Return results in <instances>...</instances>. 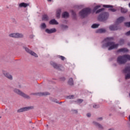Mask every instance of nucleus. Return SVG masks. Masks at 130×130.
I'll return each instance as SVG.
<instances>
[{
  "label": "nucleus",
  "mask_w": 130,
  "mask_h": 130,
  "mask_svg": "<svg viewBox=\"0 0 130 130\" xmlns=\"http://www.w3.org/2000/svg\"><path fill=\"white\" fill-rule=\"evenodd\" d=\"M109 11H111V12H116V10L113 9V8H110L109 9Z\"/></svg>",
  "instance_id": "72a5a7b5"
},
{
  "label": "nucleus",
  "mask_w": 130,
  "mask_h": 130,
  "mask_svg": "<svg viewBox=\"0 0 130 130\" xmlns=\"http://www.w3.org/2000/svg\"><path fill=\"white\" fill-rule=\"evenodd\" d=\"M103 11H104V8L99 9L96 11L95 14H99V13H101V12H103Z\"/></svg>",
  "instance_id": "a878e982"
},
{
  "label": "nucleus",
  "mask_w": 130,
  "mask_h": 130,
  "mask_svg": "<svg viewBox=\"0 0 130 130\" xmlns=\"http://www.w3.org/2000/svg\"><path fill=\"white\" fill-rule=\"evenodd\" d=\"M128 50L126 48H123L117 50V52H128Z\"/></svg>",
  "instance_id": "2eb2a0df"
},
{
  "label": "nucleus",
  "mask_w": 130,
  "mask_h": 130,
  "mask_svg": "<svg viewBox=\"0 0 130 130\" xmlns=\"http://www.w3.org/2000/svg\"><path fill=\"white\" fill-rule=\"evenodd\" d=\"M91 13V9L89 8H84L79 12V15L81 18L87 17Z\"/></svg>",
  "instance_id": "7ed1b4c3"
},
{
  "label": "nucleus",
  "mask_w": 130,
  "mask_h": 130,
  "mask_svg": "<svg viewBox=\"0 0 130 130\" xmlns=\"http://www.w3.org/2000/svg\"><path fill=\"white\" fill-rule=\"evenodd\" d=\"M99 120H102V118H99L98 119Z\"/></svg>",
  "instance_id": "37998d69"
},
{
  "label": "nucleus",
  "mask_w": 130,
  "mask_h": 130,
  "mask_svg": "<svg viewBox=\"0 0 130 130\" xmlns=\"http://www.w3.org/2000/svg\"><path fill=\"white\" fill-rule=\"evenodd\" d=\"M108 17H109V14L108 13L103 12L99 16L98 19L99 21L102 22L103 21H105V20H107V19H108Z\"/></svg>",
  "instance_id": "20e7f679"
},
{
  "label": "nucleus",
  "mask_w": 130,
  "mask_h": 130,
  "mask_svg": "<svg viewBox=\"0 0 130 130\" xmlns=\"http://www.w3.org/2000/svg\"><path fill=\"white\" fill-rule=\"evenodd\" d=\"M127 12V9H125L124 8H121V12L123 13V14H124Z\"/></svg>",
  "instance_id": "bb28decb"
},
{
  "label": "nucleus",
  "mask_w": 130,
  "mask_h": 130,
  "mask_svg": "<svg viewBox=\"0 0 130 130\" xmlns=\"http://www.w3.org/2000/svg\"><path fill=\"white\" fill-rule=\"evenodd\" d=\"M34 95H37V96H47V95H49V93L47 92H38L34 94Z\"/></svg>",
  "instance_id": "9d476101"
},
{
  "label": "nucleus",
  "mask_w": 130,
  "mask_h": 130,
  "mask_svg": "<svg viewBox=\"0 0 130 130\" xmlns=\"http://www.w3.org/2000/svg\"><path fill=\"white\" fill-rule=\"evenodd\" d=\"M98 27H99V24H93L91 26V28H98Z\"/></svg>",
  "instance_id": "cd10ccee"
},
{
  "label": "nucleus",
  "mask_w": 130,
  "mask_h": 130,
  "mask_svg": "<svg viewBox=\"0 0 130 130\" xmlns=\"http://www.w3.org/2000/svg\"><path fill=\"white\" fill-rule=\"evenodd\" d=\"M124 21V17H120L118 18L116 21V24H120V23H122Z\"/></svg>",
  "instance_id": "4468645a"
},
{
  "label": "nucleus",
  "mask_w": 130,
  "mask_h": 130,
  "mask_svg": "<svg viewBox=\"0 0 130 130\" xmlns=\"http://www.w3.org/2000/svg\"><path fill=\"white\" fill-rule=\"evenodd\" d=\"M61 12V11L60 9L57 10V11H56V18H57V19H59V17H60V13Z\"/></svg>",
  "instance_id": "5701e85b"
},
{
  "label": "nucleus",
  "mask_w": 130,
  "mask_h": 130,
  "mask_svg": "<svg viewBox=\"0 0 130 130\" xmlns=\"http://www.w3.org/2000/svg\"><path fill=\"white\" fill-rule=\"evenodd\" d=\"M41 28H42V29H45V28H46V24H45V23H42Z\"/></svg>",
  "instance_id": "c756f323"
},
{
  "label": "nucleus",
  "mask_w": 130,
  "mask_h": 130,
  "mask_svg": "<svg viewBox=\"0 0 130 130\" xmlns=\"http://www.w3.org/2000/svg\"><path fill=\"white\" fill-rule=\"evenodd\" d=\"M68 84H69V85H70V86H73V85H74V80H73L72 78H71L69 80Z\"/></svg>",
  "instance_id": "b1692460"
},
{
  "label": "nucleus",
  "mask_w": 130,
  "mask_h": 130,
  "mask_svg": "<svg viewBox=\"0 0 130 130\" xmlns=\"http://www.w3.org/2000/svg\"><path fill=\"white\" fill-rule=\"evenodd\" d=\"M74 98V95H70L68 96V99H73Z\"/></svg>",
  "instance_id": "e433bc0d"
},
{
  "label": "nucleus",
  "mask_w": 130,
  "mask_h": 130,
  "mask_svg": "<svg viewBox=\"0 0 130 130\" xmlns=\"http://www.w3.org/2000/svg\"><path fill=\"white\" fill-rule=\"evenodd\" d=\"M77 102L78 103H82V102H83V100L79 99L77 101Z\"/></svg>",
  "instance_id": "58836bf2"
},
{
  "label": "nucleus",
  "mask_w": 130,
  "mask_h": 130,
  "mask_svg": "<svg viewBox=\"0 0 130 130\" xmlns=\"http://www.w3.org/2000/svg\"><path fill=\"white\" fill-rule=\"evenodd\" d=\"M93 108H99V105L94 104V105H93Z\"/></svg>",
  "instance_id": "f704fd0d"
},
{
  "label": "nucleus",
  "mask_w": 130,
  "mask_h": 130,
  "mask_svg": "<svg viewBox=\"0 0 130 130\" xmlns=\"http://www.w3.org/2000/svg\"><path fill=\"white\" fill-rule=\"evenodd\" d=\"M127 60H130L129 55L119 56L117 59V63H119V64H124Z\"/></svg>",
  "instance_id": "f03ea898"
},
{
  "label": "nucleus",
  "mask_w": 130,
  "mask_h": 130,
  "mask_svg": "<svg viewBox=\"0 0 130 130\" xmlns=\"http://www.w3.org/2000/svg\"><path fill=\"white\" fill-rule=\"evenodd\" d=\"M113 40V38H107L103 41V48H105V47H109L108 50H112V49H115L118 47V44H115V43L112 41Z\"/></svg>",
  "instance_id": "f257e3e1"
},
{
  "label": "nucleus",
  "mask_w": 130,
  "mask_h": 130,
  "mask_svg": "<svg viewBox=\"0 0 130 130\" xmlns=\"http://www.w3.org/2000/svg\"><path fill=\"white\" fill-rule=\"evenodd\" d=\"M125 80L130 79V73L127 74V75H125Z\"/></svg>",
  "instance_id": "7c9ffc66"
},
{
  "label": "nucleus",
  "mask_w": 130,
  "mask_h": 130,
  "mask_svg": "<svg viewBox=\"0 0 130 130\" xmlns=\"http://www.w3.org/2000/svg\"><path fill=\"white\" fill-rule=\"evenodd\" d=\"M124 25H125V26H126V27H130V22H125Z\"/></svg>",
  "instance_id": "473e14b6"
},
{
  "label": "nucleus",
  "mask_w": 130,
  "mask_h": 130,
  "mask_svg": "<svg viewBox=\"0 0 130 130\" xmlns=\"http://www.w3.org/2000/svg\"><path fill=\"white\" fill-rule=\"evenodd\" d=\"M3 74L6 78H8L9 80H13V76L10 74L7 73L6 71L3 72Z\"/></svg>",
  "instance_id": "ddd939ff"
},
{
  "label": "nucleus",
  "mask_w": 130,
  "mask_h": 130,
  "mask_svg": "<svg viewBox=\"0 0 130 130\" xmlns=\"http://www.w3.org/2000/svg\"><path fill=\"white\" fill-rule=\"evenodd\" d=\"M100 8H101V6L100 5H98L95 6L93 9V12L97 11V10H98V9H100Z\"/></svg>",
  "instance_id": "393cba45"
},
{
  "label": "nucleus",
  "mask_w": 130,
  "mask_h": 130,
  "mask_svg": "<svg viewBox=\"0 0 130 130\" xmlns=\"http://www.w3.org/2000/svg\"><path fill=\"white\" fill-rule=\"evenodd\" d=\"M28 6H29V4L25 3H22L19 5V8H27V7H28Z\"/></svg>",
  "instance_id": "dca6fc26"
},
{
  "label": "nucleus",
  "mask_w": 130,
  "mask_h": 130,
  "mask_svg": "<svg viewBox=\"0 0 130 130\" xmlns=\"http://www.w3.org/2000/svg\"><path fill=\"white\" fill-rule=\"evenodd\" d=\"M104 8H113V6L111 5H103Z\"/></svg>",
  "instance_id": "2f4dec72"
},
{
  "label": "nucleus",
  "mask_w": 130,
  "mask_h": 130,
  "mask_svg": "<svg viewBox=\"0 0 130 130\" xmlns=\"http://www.w3.org/2000/svg\"><path fill=\"white\" fill-rule=\"evenodd\" d=\"M65 27H66V28H68V26H66Z\"/></svg>",
  "instance_id": "09e8293b"
},
{
  "label": "nucleus",
  "mask_w": 130,
  "mask_h": 130,
  "mask_svg": "<svg viewBox=\"0 0 130 130\" xmlns=\"http://www.w3.org/2000/svg\"><path fill=\"white\" fill-rule=\"evenodd\" d=\"M93 123L96 125V126H98V127H99V128L100 129H103V127L102 126V125H101V124L96 122H93Z\"/></svg>",
  "instance_id": "a211bd4d"
},
{
  "label": "nucleus",
  "mask_w": 130,
  "mask_h": 130,
  "mask_svg": "<svg viewBox=\"0 0 130 130\" xmlns=\"http://www.w3.org/2000/svg\"><path fill=\"white\" fill-rule=\"evenodd\" d=\"M34 108L33 107H24L18 110L17 112H24V111H27V110H30V109H33Z\"/></svg>",
  "instance_id": "1a4fd4ad"
},
{
  "label": "nucleus",
  "mask_w": 130,
  "mask_h": 130,
  "mask_svg": "<svg viewBox=\"0 0 130 130\" xmlns=\"http://www.w3.org/2000/svg\"><path fill=\"white\" fill-rule=\"evenodd\" d=\"M74 112H75V113H78V111L75 110H74Z\"/></svg>",
  "instance_id": "79ce46f5"
},
{
  "label": "nucleus",
  "mask_w": 130,
  "mask_h": 130,
  "mask_svg": "<svg viewBox=\"0 0 130 130\" xmlns=\"http://www.w3.org/2000/svg\"><path fill=\"white\" fill-rule=\"evenodd\" d=\"M50 64L53 67L54 69H56L59 71H63V70H64V68L62 65L58 64L52 61L50 62Z\"/></svg>",
  "instance_id": "39448f33"
},
{
  "label": "nucleus",
  "mask_w": 130,
  "mask_h": 130,
  "mask_svg": "<svg viewBox=\"0 0 130 130\" xmlns=\"http://www.w3.org/2000/svg\"><path fill=\"white\" fill-rule=\"evenodd\" d=\"M55 102H56V103H57V102H55Z\"/></svg>",
  "instance_id": "8fccbe9b"
},
{
  "label": "nucleus",
  "mask_w": 130,
  "mask_h": 130,
  "mask_svg": "<svg viewBox=\"0 0 130 130\" xmlns=\"http://www.w3.org/2000/svg\"><path fill=\"white\" fill-rule=\"evenodd\" d=\"M48 19H49V17L47 14H44L42 16V20L43 21H48Z\"/></svg>",
  "instance_id": "6ab92c4d"
},
{
  "label": "nucleus",
  "mask_w": 130,
  "mask_h": 130,
  "mask_svg": "<svg viewBox=\"0 0 130 130\" xmlns=\"http://www.w3.org/2000/svg\"><path fill=\"white\" fill-rule=\"evenodd\" d=\"M33 37H34V36H33V35H31L30 36V38H33Z\"/></svg>",
  "instance_id": "c03bdc74"
},
{
  "label": "nucleus",
  "mask_w": 130,
  "mask_h": 130,
  "mask_svg": "<svg viewBox=\"0 0 130 130\" xmlns=\"http://www.w3.org/2000/svg\"><path fill=\"white\" fill-rule=\"evenodd\" d=\"M128 45L130 46V43H128Z\"/></svg>",
  "instance_id": "a18cd8bd"
},
{
  "label": "nucleus",
  "mask_w": 130,
  "mask_h": 130,
  "mask_svg": "<svg viewBox=\"0 0 130 130\" xmlns=\"http://www.w3.org/2000/svg\"><path fill=\"white\" fill-rule=\"evenodd\" d=\"M106 30L105 29L101 28L96 31V33H105Z\"/></svg>",
  "instance_id": "412c9836"
},
{
  "label": "nucleus",
  "mask_w": 130,
  "mask_h": 130,
  "mask_svg": "<svg viewBox=\"0 0 130 130\" xmlns=\"http://www.w3.org/2000/svg\"><path fill=\"white\" fill-rule=\"evenodd\" d=\"M58 58H60L61 60H64L66 59V57L63 56H58Z\"/></svg>",
  "instance_id": "c85d7f7f"
},
{
  "label": "nucleus",
  "mask_w": 130,
  "mask_h": 130,
  "mask_svg": "<svg viewBox=\"0 0 130 130\" xmlns=\"http://www.w3.org/2000/svg\"><path fill=\"white\" fill-rule=\"evenodd\" d=\"M124 74H127V73H130V67H126L124 70H123Z\"/></svg>",
  "instance_id": "aec40b11"
},
{
  "label": "nucleus",
  "mask_w": 130,
  "mask_h": 130,
  "mask_svg": "<svg viewBox=\"0 0 130 130\" xmlns=\"http://www.w3.org/2000/svg\"><path fill=\"white\" fill-rule=\"evenodd\" d=\"M18 88H21V85H19Z\"/></svg>",
  "instance_id": "49530a36"
},
{
  "label": "nucleus",
  "mask_w": 130,
  "mask_h": 130,
  "mask_svg": "<svg viewBox=\"0 0 130 130\" xmlns=\"http://www.w3.org/2000/svg\"><path fill=\"white\" fill-rule=\"evenodd\" d=\"M109 29L111 31H115L116 30H118L119 28L116 26V25H113L110 26Z\"/></svg>",
  "instance_id": "9b49d317"
},
{
  "label": "nucleus",
  "mask_w": 130,
  "mask_h": 130,
  "mask_svg": "<svg viewBox=\"0 0 130 130\" xmlns=\"http://www.w3.org/2000/svg\"><path fill=\"white\" fill-rule=\"evenodd\" d=\"M48 2H51V0H47Z\"/></svg>",
  "instance_id": "de8ad7c7"
},
{
  "label": "nucleus",
  "mask_w": 130,
  "mask_h": 130,
  "mask_svg": "<svg viewBox=\"0 0 130 130\" xmlns=\"http://www.w3.org/2000/svg\"><path fill=\"white\" fill-rule=\"evenodd\" d=\"M124 42V41L123 40H120V44L121 45L123 44Z\"/></svg>",
  "instance_id": "c9c22d12"
},
{
  "label": "nucleus",
  "mask_w": 130,
  "mask_h": 130,
  "mask_svg": "<svg viewBox=\"0 0 130 130\" xmlns=\"http://www.w3.org/2000/svg\"><path fill=\"white\" fill-rule=\"evenodd\" d=\"M23 35L19 33H13L9 35V37H12L13 38H22Z\"/></svg>",
  "instance_id": "0eeeda50"
},
{
  "label": "nucleus",
  "mask_w": 130,
  "mask_h": 130,
  "mask_svg": "<svg viewBox=\"0 0 130 130\" xmlns=\"http://www.w3.org/2000/svg\"><path fill=\"white\" fill-rule=\"evenodd\" d=\"M24 49L25 51L27 52V53H29V54L32 55L33 56H35V57H38V55H37V54H36V53L31 51L28 48L24 47Z\"/></svg>",
  "instance_id": "6e6552de"
},
{
  "label": "nucleus",
  "mask_w": 130,
  "mask_h": 130,
  "mask_svg": "<svg viewBox=\"0 0 130 130\" xmlns=\"http://www.w3.org/2000/svg\"><path fill=\"white\" fill-rule=\"evenodd\" d=\"M87 117H90V116H91V114H90V113L87 114Z\"/></svg>",
  "instance_id": "ea45409f"
},
{
  "label": "nucleus",
  "mask_w": 130,
  "mask_h": 130,
  "mask_svg": "<svg viewBox=\"0 0 130 130\" xmlns=\"http://www.w3.org/2000/svg\"><path fill=\"white\" fill-rule=\"evenodd\" d=\"M125 35H126L127 36H129V35H130V30L127 31V32H126Z\"/></svg>",
  "instance_id": "4c0bfd02"
},
{
  "label": "nucleus",
  "mask_w": 130,
  "mask_h": 130,
  "mask_svg": "<svg viewBox=\"0 0 130 130\" xmlns=\"http://www.w3.org/2000/svg\"><path fill=\"white\" fill-rule=\"evenodd\" d=\"M50 25H58V22L55 19H52L49 22Z\"/></svg>",
  "instance_id": "f3484780"
},
{
  "label": "nucleus",
  "mask_w": 130,
  "mask_h": 130,
  "mask_svg": "<svg viewBox=\"0 0 130 130\" xmlns=\"http://www.w3.org/2000/svg\"><path fill=\"white\" fill-rule=\"evenodd\" d=\"M69 13L67 12H63L62 14V18H69Z\"/></svg>",
  "instance_id": "4be33fe9"
},
{
  "label": "nucleus",
  "mask_w": 130,
  "mask_h": 130,
  "mask_svg": "<svg viewBox=\"0 0 130 130\" xmlns=\"http://www.w3.org/2000/svg\"><path fill=\"white\" fill-rule=\"evenodd\" d=\"M46 32L48 34H51V33H54L56 32V29L55 28H52V29H46Z\"/></svg>",
  "instance_id": "f8f14e48"
},
{
  "label": "nucleus",
  "mask_w": 130,
  "mask_h": 130,
  "mask_svg": "<svg viewBox=\"0 0 130 130\" xmlns=\"http://www.w3.org/2000/svg\"><path fill=\"white\" fill-rule=\"evenodd\" d=\"M14 92H15V93H16V94H18V95L22 96V97H23L24 98H29V95H27V94H25L24 92H22L21 90L17 88L14 89Z\"/></svg>",
  "instance_id": "423d86ee"
},
{
  "label": "nucleus",
  "mask_w": 130,
  "mask_h": 130,
  "mask_svg": "<svg viewBox=\"0 0 130 130\" xmlns=\"http://www.w3.org/2000/svg\"><path fill=\"white\" fill-rule=\"evenodd\" d=\"M64 80H66V78H64V77L61 78V81H64Z\"/></svg>",
  "instance_id": "a19ab883"
}]
</instances>
